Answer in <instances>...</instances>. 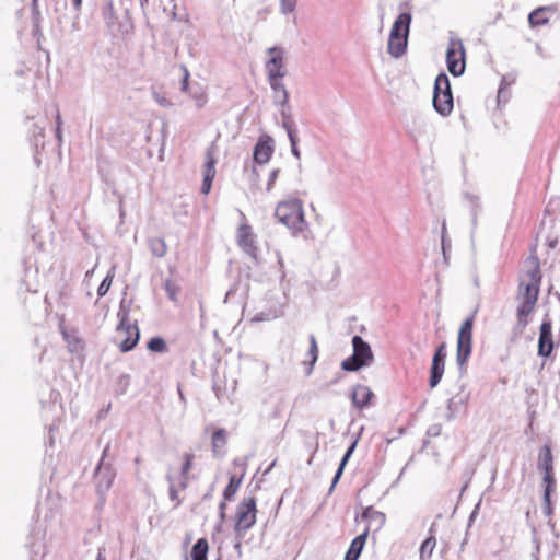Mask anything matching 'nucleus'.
I'll list each match as a JSON object with an SVG mask.
<instances>
[{"mask_svg":"<svg viewBox=\"0 0 560 560\" xmlns=\"http://www.w3.org/2000/svg\"><path fill=\"white\" fill-rule=\"evenodd\" d=\"M218 163V147L215 143H211L206 150L205 164H203V180L201 185V192L207 195L211 190L212 182L215 177L217 171L215 165Z\"/></svg>","mask_w":560,"mask_h":560,"instance_id":"9b49d317","label":"nucleus"},{"mask_svg":"<svg viewBox=\"0 0 560 560\" xmlns=\"http://www.w3.org/2000/svg\"><path fill=\"white\" fill-rule=\"evenodd\" d=\"M108 448H109V445H107L104 448L102 459H104V457L106 456ZM95 478H96L98 491L105 492L113 485V481L115 478V471L112 469V467L104 465L103 460H101L95 470Z\"/></svg>","mask_w":560,"mask_h":560,"instance_id":"4468645a","label":"nucleus"},{"mask_svg":"<svg viewBox=\"0 0 560 560\" xmlns=\"http://www.w3.org/2000/svg\"><path fill=\"white\" fill-rule=\"evenodd\" d=\"M470 399V393L465 392L464 388L460 389L458 394L453 396L447 404V412L445 415V418L447 421H453L457 413L467 406L468 401Z\"/></svg>","mask_w":560,"mask_h":560,"instance_id":"a211bd4d","label":"nucleus"},{"mask_svg":"<svg viewBox=\"0 0 560 560\" xmlns=\"http://www.w3.org/2000/svg\"><path fill=\"white\" fill-rule=\"evenodd\" d=\"M148 349L152 352L163 353L167 350L166 342L161 337H153L148 342Z\"/></svg>","mask_w":560,"mask_h":560,"instance_id":"c9c22d12","label":"nucleus"},{"mask_svg":"<svg viewBox=\"0 0 560 560\" xmlns=\"http://www.w3.org/2000/svg\"><path fill=\"white\" fill-rule=\"evenodd\" d=\"M436 546V538L433 534L432 527L430 528V536L420 546V560H428L431 558L432 552Z\"/></svg>","mask_w":560,"mask_h":560,"instance_id":"a878e982","label":"nucleus"},{"mask_svg":"<svg viewBox=\"0 0 560 560\" xmlns=\"http://www.w3.org/2000/svg\"><path fill=\"white\" fill-rule=\"evenodd\" d=\"M196 102H197L198 107H202L206 103L205 96L200 95V96L196 97Z\"/></svg>","mask_w":560,"mask_h":560,"instance_id":"603ef678","label":"nucleus"},{"mask_svg":"<svg viewBox=\"0 0 560 560\" xmlns=\"http://www.w3.org/2000/svg\"><path fill=\"white\" fill-rule=\"evenodd\" d=\"M115 271H116V266H113L106 277L104 278V280L102 281V283L100 284V287L97 288V295L100 298H103L109 290L110 285H112V282H113V279L115 277Z\"/></svg>","mask_w":560,"mask_h":560,"instance_id":"473e14b6","label":"nucleus"},{"mask_svg":"<svg viewBox=\"0 0 560 560\" xmlns=\"http://www.w3.org/2000/svg\"><path fill=\"white\" fill-rule=\"evenodd\" d=\"M447 69L454 77L465 71V50L460 39L451 38L446 51Z\"/></svg>","mask_w":560,"mask_h":560,"instance_id":"9d476101","label":"nucleus"},{"mask_svg":"<svg viewBox=\"0 0 560 560\" xmlns=\"http://www.w3.org/2000/svg\"><path fill=\"white\" fill-rule=\"evenodd\" d=\"M149 247L155 257H163L166 254V244L162 238H151L149 241Z\"/></svg>","mask_w":560,"mask_h":560,"instance_id":"72a5a7b5","label":"nucleus"},{"mask_svg":"<svg viewBox=\"0 0 560 560\" xmlns=\"http://www.w3.org/2000/svg\"><path fill=\"white\" fill-rule=\"evenodd\" d=\"M168 493H170V499H171L172 501L176 502V505H178V504H179V501H178V492H177V490L174 488V486H173V485H171V486H170V491H168Z\"/></svg>","mask_w":560,"mask_h":560,"instance_id":"de8ad7c7","label":"nucleus"},{"mask_svg":"<svg viewBox=\"0 0 560 560\" xmlns=\"http://www.w3.org/2000/svg\"><path fill=\"white\" fill-rule=\"evenodd\" d=\"M266 54L268 55L265 62L267 80L283 79L287 75L284 50L279 47H270Z\"/></svg>","mask_w":560,"mask_h":560,"instance_id":"1a4fd4ad","label":"nucleus"},{"mask_svg":"<svg viewBox=\"0 0 560 560\" xmlns=\"http://www.w3.org/2000/svg\"><path fill=\"white\" fill-rule=\"evenodd\" d=\"M290 140V144H291V152L292 154L296 158V159H300L301 154H300V150L298 149V137H292L289 138Z\"/></svg>","mask_w":560,"mask_h":560,"instance_id":"c03bdc74","label":"nucleus"},{"mask_svg":"<svg viewBox=\"0 0 560 560\" xmlns=\"http://www.w3.org/2000/svg\"><path fill=\"white\" fill-rule=\"evenodd\" d=\"M278 265L279 290H270L265 293L262 300L257 306V312L250 317L252 323L270 322L281 317L284 314L287 303V292L290 283L287 280L284 259L279 250L275 252Z\"/></svg>","mask_w":560,"mask_h":560,"instance_id":"f257e3e1","label":"nucleus"},{"mask_svg":"<svg viewBox=\"0 0 560 560\" xmlns=\"http://www.w3.org/2000/svg\"><path fill=\"white\" fill-rule=\"evenodd\" d=\"M502 98H504V100H505V98H506V94H505V90H504V88H502V86H501V88L499 89V92H498V100H499V102H500Z\"/></svg>","mask_w":560,"mask_h":560,"instance_id":"3c124183","label":"nucleus"},{"mask_svg":"<svg viewBox=\"0 0 560 560\" xmlns=\"http://www.w3.org/2000/svg\"><path fill=\"white\" fill-rule=\"evenodd\" d=\"M542 475L544 494L545 498L548 500V497H551V493L556 489V478L553 471L544 472Z\"/></svg>","mask_w":560,"mask_h":560,"instance_id":"2f4dec72","label":"nucleus"},{"mask_svg":"<svg viewBox=\"0 0 560 560\" xmlns=\"http://www.w3.org/2000/svg\"><path fill=\"white\" fill-rule=\"evenodd\" d=\"M465 198L468 200V202L470 205L471 223H472V225L475 228L477 225L478 213L481 210L480 198L478 196L472 195V194H466Z\"/></svg>","mask_w":560,"mask_h":560,"instance_id":"c85d7f7f","label":"nucleus"},{"mask_svg":"<svg viewBox=\"0 0 560 560\" xmlns=\"http://www.w3.org/2000/svg\"><path fill=\"white\" fill-rule=\"evenodd\" d=\"M282 127L285 129L288 138L296 136V130L292 127L291 119L282 120Z\"/></svg>","mask_w":560,"mask_h":560,"instance_id":"79ce46f5","label":"nucleus"},{"mask_svg":"<svg viewBox=\"0 0 560 560\" xmlns=\"http://www.w3.org/2000/svg\"><path fill=\"white\" fill-rule=\"evenodd\" d=\"M362 518L366 521V526L363 533L366 536L370 532H378L385 524L386 516L383 512H380L372 506L366 508L362 513Z\"/></svg>","mask_w":560,"mask_h":560,"instance_id":"dca6fc26","label":"nucleus"},{"mask_svg":"<svg viewBox=\"0 0 560 560\" xmlns=\"http://www.w3.org/2000/svg\"><path fill=\"white\" fill-rule=\"evenodd\" d=\"M241 483H242V477L236 478L235 476H232L230 478V482L223 491V498L225 501H231L234 498Z\"/></svg>","mask_w":560,"mask_h":560,"instance_id":"7c9ffc66","label":"nucleus"},{"mask_svg":"<svg viewBox=\"0 0 560 560\" xmlns=\"http://www.w3.org/2000/svg\"><path fill=\"white\" fill-rule=\"evenodd\" d=\"M208 542L206 539H199L191 549L190 557L192 560H207Z\"/></svg>","mask_w":560,"mask_h":560,"instance_id":"cd10ccee","label":"nucleus"},{"mask_svg":"<svg viewBox=\"0 0 560 560\" xmlns=\"http://www.w3.org/2000/svg\"><path fill=\"white\" fill-rule=\"evenodd\" d=\"M353 354L364 362V366L370 365L373 361V353L370 345L360 336L352 338Z\"/></svg>","mask_w":560,"mask_h":560,"instance_id":"aec40b11","label":"nucleus"},{"mask_svg":"<svg viewBox=\"0 0 560 560\" xmlns=\"http://www.w3.org/2000/svg\"><path fill=\"white\" fill-rule=\"evenodd\" d=\"M445 359L446 345L443 342L436 348L432 358L429 380V385L431 388L436 387L443 377L445 371Z\"/></svg>","mask_w":560,"mask_h":560,"instance_id":"ddd939ff","label":"nucleus"},{"mask_svg":"<svg viewBox=\"0 0 560 560\" xmlns=\"http://www.w3.org/2000/svg\"><path fill=\"white\" fill-rule=\"evenodd\" d=\"M552 326L549 319H545L540 326L538 339V354L540 357H549L553 350Z\"/></svg>","mask_w":560,"mask_h":560,"instance_id":"2eb2a0df","label":"nucleus"},{"mask_svg":"<svg viewBox=\"0 0 560 560\" xmlns=\"http://www.w3.org/2000/svg\"><path fill=\"white\" fill-rule=\"evenodd\" d=\"M479 506H480V502L477 503V505L475 506L472 513L470 514V521H472L479 510Z\"/></svg>","mask_w":560,"mask_h":560,"instance_id":"6e6d98bb","label":"nucleus"},{"mask_svg":"<svg viewBox=\"0 0 560 560\" xmlns=\"http://www.w3.org/2000/svg\"><path fill=\"white\" fill-rule=\"evenodd\" d=\"M528 21L532 25H541L547 22V19L542 16L541 10H536L529 14Z\"/></svg>","mask_w":560,"mask_h":560,"instance_id":"58836bf2","label":"nucleus"},{"mask_svg":"<svg viewBox=\"0 0 560 560\" xmlns=\"http://www.w3.org/2000/svg\"><path fill=\"white\" fill-rule=\"evenodd\" d=\"M96 560H102V553L101 552H98V556H97Z\"/></svg>","mask_w":560,"mask_h":560,"instance_id":"e2e57ef3","label":"nucleus"},{"mask_svg":"<svg viewBox=\"0 0 560 560\" xmlns=\"http://www.w3.org/2000/svg\"><path fill=\"white\" fill-rule=\"evenodd\" d=\"M298 0H280V11L283 14H291L296 7Z\"/></svg>","mask_w":560,"mask_h":560,"instance_id":"4c0bfd02","label":"nucleus"},{"mask_svg":"<svg viewBox=\"0 0 560 560\" xmlns=\"http://www.w3.org/2000/svg\"><path fill=\"white\" fill-rule=\"evenodd\" d=\"M183 72H184V75L182 79L180 90L186 93L188 91L189 72H188L187 68H185V67H183Z\"/></svg>","mask_w":560,"mask_h":560,"instance_id":"a18cd8bd","label":"nucleus"},{"mask_svg":"<svg viewBox=\"0 0 560 560\" xmlns=\"http://www.w3.org/2000/svg\"><path fill=\"white\" fill-rule=\"evenodd\" d=\"M268 83L272 90L273 103L278 106H284L289 101V93L282 79L268 80Z\"/></svg>","mask_w":560,"mask_h":560,"instance_id":"412c9836","label":"nucleus"},{"mask_svg":"<svg viewBox=\"0 0 560 560\" xmlns=\"http://www.w3.org/2000/svg\"><path fill=\"white\" fill-rule=\"evenodd\" d=\"M153 100L162 107H171L173 103L163 94L158 91L152 92Z\"/></svg>","mask_w":560,"mask_h":560,"instance_id":"ea45409f","label":"nucleus"},{"mask_svg":"<svg viewBox=\"0 0 560 560\" xmlns=\"http://www.w3.org/2000/svg\"><path fill=\"white\" fill-rule=\"evenodd\" d=\"M433 107L443 117L448 116L454 107L448 77L440 73L434 82Z\"/></svg>","mask_w":560,"mask_h":560,"instance_id":"423d86ee","label":"nucleus"},{"mask_svg":"<svg viewBox=\"0 0 560 560\" xmlns=\"http://www.w3.org/2000/svg\"><path fill=\"white\" fill-rule=\"evenodd\" d=\"M472 327H474V315L467 317L460 325L457 336V350H456V363L463 369L472 349Z\"/></svg>","mask_w":560,"mask_h":560,"instance_id":"0eeeda50","label":"nucleus"},{"mask_svg":"<svg viewBox=\"0 0 560 560\" xmlns=\"http://www.w3.org/2000/svg\"><path fill=\"white\" fill-rule=\"evenodd\" d=\"M72 1H73V5H74L75 10H80L82 0H72Z\"/></svg>","mask_w":560,"mask_h":560,"instance_id":"4d7b16f0","label":"nucleus"},{"mask_svg":"<svg viewBox=\"0 0 560 560\" xmlns=\"http://www.w3.org/2000/svg\"><path fill=\"white\" fill-rule=\"evenodd\" d=\"M537 468L542 474L553 471V456L548 445L542 446L539 451Z\"/></svg>","mask_w":560,"mask_h":560,"instance_id":"b1692460","label":"nucleus"},{"mask_svg":"<svg viewBox=\"0 0 560 560\" xmlns=\"http://www.w3.org/2000/svg\"><path fill=\"white\" fill-rule=\"evenodd\" d=\"M56 138L59 143L62 142V133H61V128H59V126L56 127Z\"/></svg>","mask_w":560,"mask_h":560,"instance_id":"864d4df0","label":"nucleus"},{"mask_svg":"<svg viewBox=\"0 0 560 560\" xmlns=\"http://www.w3.org/2000/svg\"><path fill=\"white\" fill-rule=\"evenodd\" d=\"M527 269L524 273V278L522 280H525L526 284H535L539 287L540 283V269H539V261L536 257H530L526 261Z\"/></svg>","mask_w":560,"mask_h":560,"instance_id":"4be33fe9","label":"nucleus"},{"mask_svg":"<svg viewBox=\"0 0 560 560\" xmlns=\"http://www.w3.org/2000/svg\"><path fill=\"white\" fill-rule=\"evenodd\" d=\"M237 245L242 250L252 259L258 258L257 235L254 233L252 226L247 223H242L236 232Z\"/></svg>","mask_w":560,"mask_h":560,"instance_id":"f8f14e48","label":"nucleus"},{"mask_svg":"<svg viewBox=\"0 0 560 560\" xmlns=\"http://www.w3.org/2000/svg\"><path fill=\"white\" fill-rule=\"evenodd\" d=\"M441 245L444 257L446 258V252L451 248V241L446 237V223L445 221L442 223V235H441Z\"/></svg>","mask_w":560,"mask_h":560,"instance_id":"a19ab883","label":"nucleus"},{"mask_svg":"<svg viewBox=\"0 0 560 560\" xmlns=\"http://www.w3.org/2000/svg\"><path fill=\"white\" fill-rule=\"evenodd\" d=\"M366 538V533H362L359 536H357L352 540L350 548L346 553L345 560H358L365 545Z\"/></svg>","mask_w":560,"mask_h":560,"instance_id":"393cba45","label":"nucleus"},{"mask_svg":"<svg viewBox=\"0 0 560 560\" xmlns=\"http://www.w3.org/2000/svg\"><path fill=\"white\" fill-rule=\"evenodd\" d=\"M278 175H279V170L278 168H275L270 172L269 174V178H268V182H267V190L270 191L275 182L277 180L278 178Z\"/></svg>","mask_w":560,"mask_h":560,"instance_id":"37998d69","label":"nucleus"},{"mask_svg":"<svg viewBox=\"0 0 560 560\" xmlns=\"http://www.w3.org/2000/svg\"><path fill=\"white\" fill-rule=\"evenodd\" d=\"M364 366V362L357 358L353 353L351 357L341 362V368L345 371L354 372Z\"/></svg>","mask_w":560,"mask_h":560,"instance_id":"f704fd0d","label":"nucleus"},{"mask_svg":"<svg viewBox=\"0 0 560 560\" xmlns=\"http://www.w3.org/2000/svg\"><path fill=\"white\" fill-rule=\"evenodd\" d=\"M256 501L253 497L244 498L236 510L235 532H246L256 523Z\"/></svg>","mask_w":560,"mask_h":560,"instance_id":"6e6552de","label":"nucleus"},{"mask_svg":"<svg viewBox=\"0 0 560 560\" xmlns=\"http://www.w3.org/2000/svg\"><path fill=\"white\" fill-rule=\"evenodd\" d=\"M225 509H226V503L223 501L219 505V514H220L221 520H224V517H225Z\"/></svg>","mask_w":560,"mask_h":560,"instance_id":"8fccbe9b","label":"nucleus"},{"mask_svg":"<svg viewBox=\"0 0 560 560\" xmlns=\"http://www.w3.org/2000/svg\"><path fill=\"white\" fill-rule=\"evenodd\" d=\"M539 287L526 284L525 280H521L518 290V307H517V325L520 331H523L527 326V316L534 311L535 304L538 299Z\"/></svg>","mask_w":560,"mask_h":560,"instance_id":"39448f33","label":"nucleus"},{"mask_svg":"<svg viewBox=\"0 0 560 560\" xmlns=\"http://www.w3.org/2000/svg\"><path fill=\"white\" fill-rule=\"evenodd\" d=\"M374 397L373 392L365 385H355L352 390V404L359 409L366 408L371 405V400Z\"/></svg>","mask_w":560,"mask_h":560,"instance_id":"6ab92c4d","label":"nucleus"},{"mask_svg":"<svg viewBox=\"0 0 560 560\" xmlns=\"http://www.w3.org/2000/svg\"><path fill=\"white\" fill-rule=\"evenodd\" d=\"M192 460H194V455L192 454H185L184 455V463H183V466H182V476H183V478L185 480H187L189 470L192 467Z\"/></svg>","mask_w":560,"mask_h":560,"instance_id":"e433bc0d","label":"nucleus"},{"mask_svg":"<svg viewBox=\"0 0 560 560\" xmlns=\"http://www.w3.org/2000/svg\"><path fill=\"white\" fill-rule=\"evenodd\" d=\"M166 291H167V293H168L170 298H171L172 300H174V299H175V291L171 288V284H170V283H167V284H166Z\"/></svg>","mask_w":560,"mask_h":560,"instance_id":"5fc2aeb1","label":"nucleus"},{"mask_svg":"<svg viewBox=\"0 0 560 560\" xmlns=\"http://www.w3.org/2000/svg\"><path fill=\"white\" fill-rule=\"evenodd\" d=\"M43 136H44V129L36 127L35 131H34V141H35L36 145L39 144V137H43Z\"/></svg>","mask_w":560,"mask_h":560,"instance_id":"09e8293b","label":"nucleus"},{"mask_svg":"<svg viewBox=\"0 0 560 560\" xmlns=\"http://www.w3.org/2000/svg\"><path fill=\"white\" fill-rule=\"evenodd\" d=\"M56 124H57V126H59V128H61V124H62V121H61V117H60V115H59V114H57V117H56Z\"/></svg>","mask_w":560,"mask_h":560,"instance_id":"bf43d9fd","label":"nucleus"},{"mask_svg":"<svg viewBox=\"0 0 560 560\" xmlns=\"http://www.w3.org/2000/svg\"><path fill=\"white\" fill-rule=\"evenodd\" d=\"M411 19L410 13H400L392 25L387 51L394 58H400L406 52Z\"/></svg>","mask_w":560,"mask_h":560,"instance_id":"7ed1b4c3","label":"nucleus"},{"mask_svg":"<svg viewBox=\"0 0 560 560\" xmlns=\"http://www.w3.org/2000/svg\"><path fill=\"white\" fill-rule=\"evenodd\" d=\"M275 214L279 222L284 224L294 234L303 232L307 226L303 202L296 197H288L278 202Z\"/></svg>","mask_w":560,"mask_h":560,"instance_id":"f03ea898","label":"nucleus"},{"mask_svg":"<svg viewBox=\"0 0 560 560\" xmlns=\"http://www.w3.org/2000/svg\"><path fill=\"white\" fill-rule=\"evenodd\" d=\"M117 316L119 324L116 328V340L119 343V349L122 352L130 351L136 347L139 341L140 332L136 323L129 320V311L121 302Z\"/></svg>","mask_w":560,"mask_h":560,"instance_id":"20e7f679","label":"nucleus"},{"mask_svg":"<svg viewBox=\"0 0 560 560\" xmlns=\"http://www.w3.org/2000/svg\"><path fill=\"white\" fill-rule=\"evenodd\" d=\"M273 140L268 137L259 138L257 144L254 148V160L259 164H266L272 156L273 153Z\"/></svg>","mask_w":560,"mask_h":560,"instance_id":"f3484780","label":"nucleus"},{"mask_svg":"<svg viewBox=\"0 0 560 560\" xmlns=\"http://www.w3.org/2000/svg\"><path fill=\"white\" fill-rule=\"evenodd\" d=\"M544 513L547 516L552 514L551 497H548V500L544 497Z\"/></svg>","mask_w":560,"mask_h":560,"instance_id":"49530a36","label":"nucleus"},{"mask_svg":"<svg viewBox=\"0 0 560 560\" xmlns=\"http://www.w3.org/2000/svg\"><path fill=\"white\" fill-rule=\"evenodd\" d=\"M226 442V431L224 429H219L213 432L211 448L214 457H223L225 455Z\"/></svg>","mask_w":560,"mask_h":560,"instance_id":"5701e85b","label":"nucleus"},{"mask_svg":"<svg viewBox=\"0 0 560 560\" xmlns=\"http://www.w3.org/2000/svg\"><path fill=\"white\" fill-rule=\"evenodd\" d=\"M49 443H50V445L54 444V436L52 435H50V438H49Z\"/></svg>","mask_w":560,"mask_h":560,"instance_id":"680f3d73","label":"nucleus"},{"mask_svg":"<svg viewBox=\"0 0 560 560\" xmlns=\"http://www.w3.org/2000/svg\"><path fill=\"white\" fill-rule=\"evenodd\" d=\"M94 270H95V268H92L91 270H88V271H86V273H85V278H86V279H88V278H91V277H92V275L94 273Z\"/></svg>","mask_w":560,"mask_h":560,"instance_id":"052dcab7","label":"nucleus"},{"mask_svg":"<svg viewBox=\"0 0 560 560\" xmlns=\"http://www.w3.org/2000/svg\"><path fill=\"white\" fill-rule=\"evenodd\" d=\"M281 116H282V120H284V119H291V118H290V115H289L285 110H282V112H281Z\"/></svg>","mask_w":560,"mask_h":560,"instance_id":"13d9d810","label":"nucleus"},{"mask_svg":"<svg viewBox=\"0 0 560 560\" xmlns=\"http://www.w3.org/2000/svg\"><path fill=\"white\" fill-rule=\"evenodd\" d=\"M355 445H357V442H353L351 444V446L347 450L346 454L343 455V457L341 458V462L339 464V467L335 474V477L332 479V482H331V487H330V491L334 489V487L337 485V482L339 481L342 472H343V469L349 460V458L351 457L354 448H355Z\"/></svg>","mask_w":560,"mask_h":560,"instance_id":"bb28decb","label":"nucleus"},{"mask_svg":"<svg viewBox=\"0 0 560 560\" xmlns=\"http://www.w3.org/2000/svg\"><path fill=\"white\" fill-rule=\"evenodd\" d=\"M307 355L310 357V365L306 370V375H310L313 372V368L316 364L317 359H318L317 341L313 335L310 336V349H308Z\"/></svg>","mask_w":560,"mask_h":560,"instance_id":"c756f323","label":"nucleus"}]
</instances>
